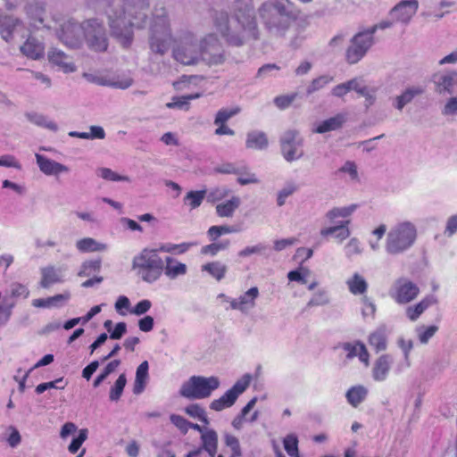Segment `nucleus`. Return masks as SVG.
Wrapping results in <instances>:
<instances>
[{
  "label": "nucleus",
  "instance_id": "obj_34",
  "mask_svg": "<svg viewBox=\"0 0 457 457\" xmlns=\"http://www.w3.org/2000/svg\"><path fill=\"white\" fill-rule=\"evenodd\" d=\"M435 303H436V300L434 296H427L419 303L413 306H409L406 309V315L411 321H415L429 306Z\"/></svg>",
  "mask_w": 457,
  "mask_h": 457
},
{
  "label": "nucleus",
  "instance_id": "obj_36",
  "mask_svg": "<svg viewBox=\"0 0 457 457\" xmlns=\"http://www.w3.org/2000/svg\"><path fill=\"white\" fill-rule=\"evenodd\" d=\"M346 285L353 295H363L368 289V283L359 273H354L347 279Z\"/></svg>",
  "mask_w": 457,
  "mask_h": 457
},
{
  "label": "nucleus",
  "instance_id": "obj_53",
  "mask_svg": "<svg viewBox=\"0 0 457 457\" xmlns=\"http://www.w3.org/2000/svg\"><path fill=\"white\" fill-rule=\"evenodd\" d=\"M5 441L12 448H16L21 443V436L16 427L10 425L6 428Z\"/></svg>",
  "mask_w": 457,
  "mask_h": 457
},
{
  "label": "nucleus",
  "instance_id": "obj_28",
  "mask_svg": "<svg viewBox=\"0 0 457 457\" xmlns=\"http://www.w3.org/2000/svg\"><path fill=\"white\" fill-rule=\"evenodd\" d=\"M41 280L39 282L40 287L43 288H48L50 286L55 283L62 282L61 270L56 269L54 266H46L41 268Z\"/></svg>",
  "mask_w": 457,
  "mask_h": 457
},
{
  "label": "nucleus",
  "instance_id": "obj_11",
  "mask_svg": "<svg viewBox=\"0 0 457 457\" xmlns=\"http://www.w3.org/2000/svg\"><path fill=\"white\" fill-rule=\"evenodd\" d=\"M201 62L206 64L219 65L224 62V50L214 35H208L200 41Z\"/></svg>",
  "mask_w": 457,
  "mask_h": 457
},
{
  "label": "nucleus",
  "instance_id": "obj_5",
  "mask_svg": "<svg viewBox=\"0 0 457 457\" xmlns=\"http://www.w3.org/2000/svg\"><path fill=\"white\" fill-rule=\"evenodd\" d=\"M418 238L417 226L410 220H402L392 226L386 233L385 251L388 255L397 256L409 251Z\"/></svg>",
  "mask_w": 457,
  "mask_h": 457
},
{
  "label": "nucleus",
  "instance_id": "obj_41",
  "mask_svg": "<svg viewBox=\"0 0 457 457\" xmlns=\"http://www.w3.org/2000/svg\"><path fill=\"white\" fill-rule=\"evenodd\" d=\"M356 204H351L345 207H334L326 213V218L329 222L334 223L337 218H347L356 210Z\"/></svg>",
  "mask_w": 457,
  "mask_h": 457
},
{
  "label": "nucleus",
  "instance_id": "obj_10",
  "mask_svg": "<svg viewBox=\"0 0 457 457\" xmlns=\"http://www.w3.org/2000/svg\"><path fill=\"white\" fill-rule=\"evenodd\" d=\"M281 154L286 161L291 162L303 156V138L299 132L295 129H289L283 133L280 137Z\"/></svg>",
  "mask_w": 457,
  "mask_h": 457
},
{
  "label": "nucleus",
  "instance_id": "obj_6",
  "mask_svg": "<svg viewBox=\"0 0 457 457\" xmlns=\"http://www.w3.org/2000/svg\"><path fill=\"white\" fill-rule=\"evenodd\" d=\"M159 248H144L133 258L132 268L137 270V274L147 283H154L162 274L164 262L159 256Z\"/></svg>",
  "mask_w": 457,
  "mask_h": 457
},
{
  "label": "nucleus",
  "instance_id": "obj_55",
  "mask_svg": "<svg viewBox=\"0 0 457 457\" xmlns=\"http://www.w3.org/2000/svg\"><path fill=\"white\" fill-rule=\"evenodd\" d=\"M332 80H333V78L328 75L320 76L319 78H316L312 81L310 86L307 87L306 92L308 95H312V93L324 87L327 84H328Z\"/></svg>",
  "mask_w": 457,
  "mask_h": 457
},
{
  "label": "nucleus",
  "instance_id": "obj_32",
  "mask_svg": "<svg viewBox=\"0 0 457 457\" xmlns=\"http://www.w3.org/2000/svg\"><path fill=\"white\" fill-rule=\"evenodd\" d=\"M240 204V198L237 195H233L229 200L216 205V213L221 218H231Z\"/></svg>",
  "mask_w": 457,
  "mask_h": 457
},
{
  "label": "nucleus",
  "instance_id": "obj_59",
  "mask_svg": "<svg viewBox=\"0 0 457 457\" xmlns=\"http://www.w3.org/2000/svg\"><path fill=\"white\" fill-rule=\"evenodd\" d=\"M361 315L364 319L366 318H374L376 313V305L375 303L370 300L367 296H363L361 298Z\"/></svg>",
  "mask_w": 457,
  "mask_h": 457
},
{
  "label": "nucleus",
  "instance_id": "obj_44",
  "mask_svg": "<svg viewBox=\"0 0 457 457\" xmlns=\"http://www.w3.org/2000/svg\"><path fill=\"white\" fill-rule=\"evenodd\" d=\"M126 384H127V378H126V375L124 373H122L119 376V378L115 381L114 385L110 389L109 399L112 402H117L120 400Z\"/></svg>",
  "mask_w": 457,
  "mask_h": 457
},
{
  "label": "nucleus",
  "instance_id": "obj_9",
  "mask_svg": "<svg viewBox=\"0 0 457 457\" xmlns=\"http://www.w3.org/2000/svg\"><path fill=\"white\" fill-rule=\"evenodd\" d=\"M29 295V290L27 286L19 282H13L10 285V289L4 297L3 304H0V328L9 321L12 313V309L16 305L15 299L20 297L27 299ZM1 298L2 292H0V299Z\"/></svg>",
  "mask_w": 457,
  "mask_h": 457
},
{
  "label": "nucleus",
  "instance_id": "obj_13",
  "mask_svg": "<svg viewBox=\"0 0 457 457\" xmlns=\"http://www.w3.org/2000/svg\"><path fill=\"white\" fill-rule=\"evenodd\" d=\"M420 293L418 286L406 278L398 279L395 285L391 296L400 304H405L414 300Z\"/></svg>",
  "mask_w": 457,
  "mask_h": 457
},
{
  "label": "nucleus",
  "instance_id": "obj_61",
  "mask_svg": "<svg viewBox=\"0 0 457 457\" xmlns=\"http://www.w3.org/2000/svg\"><path fill=\"white\" fill-rule=\"evenodd\" d=\"M171 423L177 427L183 434L187 433L190 428V422L184 417L178 414H171L170 417Z\"/></svg>",
  "mask_w": 457,
  "mask_h": 457
},
{
  "label": "nucleus",
  "instance_id": "obj_30",
  "mask_svg": "<svg viewBox=\"0 0 457 457\" xmlns=\"http://www.w3.org/2000/svg\"><path fill=\"white\" fill-rule=\"evenodd\" d=\"M202 450L206 451L211 457H214L218 448V434L213 429H205L201 435Z\"/></svg>",
  "mask_w": 457,
  "mask_h": 457
},
{
  "label": "nucleus",
  "instance_id": "obj_4",
  "mask_svg": "<svg viewBox=\"0 0 457 457\" xmlns=\"http://www.w3.org/2000/svg\"><path fill=\"white\" fill-rule=\"evenodd\" d=\"M59 39L71 48H80L85 43L93 52L103 53L108 49V32L103 21L93 17L79 23L72 20L64 21L57 31Z\"/></svg>",
  "mask_w": 457,
  "mask_h": 457
},
{
  "label": "nucleus",
  "instance_id": "obj_26",
  "mask_svg": "<svg viewBox=\"0 0 457 457\" xmlns=\"http://www.w3.org/2000/svg\"><path fill=\"white\" fill-rule=\"evenodd\" d=\"M269 145L267 135L263 131L253 130L247 133L245 147L253 150H264Z\"/></svg>",
  "mask_w": 457,
  "mask_h": 457
},
{
  "label": "nucleus",
  "instance_id": "obj_40",
  "mask_svg": "<svg viewBox=\"0 0 457 457\" xmlns=\"http://www.w3.org/2000/svg\"><path fill=\"white\" fill-rule=\"evenodd\" d=\"M201 96V94H190L182 96H175L172 98L171 102L167 103L166 106L170 109H184L188 110L190 105V101L194 99H197Z\"/></svg>",
  "mask_w": 457,
  "mask_h": 457
},
{
  "label": "nucleus",
  "instance_id": "obj_45",
  "mask_svg": "<svg viewBox=\"0 0 457 457\" xmlns=\"http://www.w3.org/2000/svg\"><path fill=\"white\" fill-rule=\"evenodd\" d=\"M205 196L206 190L189 191L184 198V203L188 204L191 209H195L202 204Z\"/></svg>",
  "mask_w": 457,
  "mask_h": 457
},
{
  "label": "nucleus",
  "instance_id": "obj_25",
  "mask_svg": "<svg viewBox=\"0 0 457 457\" xmlns=\"http://www.w3.org/2000/svg\"><path fill=\"white\" fill-rule=\"evenodd\" d=\"M45 47L41 42L33 37H29L21 46V52L27 57L37 60L44 55Z\"/></svg>",
  "mask_w": 457,
  "mask_h": 457
},
{
  "label": "nucleus",
  "instance_id": "obj_63",
  "mask_svg": "<svg viewBox=\"0 0 457 457\" xmlns=\"http://www.w3.org/2000/svg\"><path fill=\"white\" fill-rule=\"evenodd\" d=\"M338 171L349 174L351 180L353 181H359L357 166L354 162H345V164L338 170Z\"/></svg>",
  "mask_w": 457,
  "mask_h": 457
},
{
  "label": "nucleus",
  "instance_id": "obj_64",
  "mask_svg": "<svg viewBox=\"0 0 457 457\" xmlns=\"http://www.w3.org/2000/svg\"><path fill=\"white\" fill-rule=\"evenodd\" d=\"M442 113L445 116L457 115V96L450 97L445 104Z\"/></svg>",
  "mask_w": 457,
  "mask_h": 457
},
{
  "label": "nucleus",
  "instance_id": "obj_52",
  "mask_svg": "<svg viewBox=\"0 0 457 457\" xmlns=\"http://www.w3.org/2000/svg\"><path fill=\"white\" fill-rule=\"evenodd\" d=\"M97 176L101 177L103 179L110 180V181H129V178L127 176H121L118 173L114 172L109 168H99L96 170Z\"/></svg>",
  "mask_w": 457,
  "mask_h": 457
},
{
  "label": "nucleus",
  "instance_id": "obj_60",
  "mask_svg": "<svg viewBox=\"0 0 457 457\" xmlns=\"http://www.w3.org/2000/svg\"><path fill=\"white\" fill-rule=\"evenodd\" d=\"M239 112L238 108L228 110L221 109L220 110L215 117L214 124L219 125L220 123H226L230 118L237 114Z\"/></svg>",
  "mask_w": 457,
  "mask_h": 457
},
{
  "label": "nucleus",
  "instance_id": "obj_48",
  "mask_svg": "<svg viewBox=\"0 0 457 457\" xmlns=\"http://www.w3.org/2000/svg\"><path fill=\"white\" fill-rule=\"evenodd\" d=\"M120 360H113L110 361L103 370V371L96 378L93 382L94 387H97L101 385L103 381L106 379V378L112 372L116 370V369L120 366Z\"/></svg>",
  "mask_w": 457,
  "mask_h": 457
},
{
  "label": "nucleus",
  "instance_id": "obj_24",
  "mask_svg": "<svg viewBox=\"0 0 457 457\" xmlns=\"http://www.w3.org/2000/svg\"><path fill=\"white\" fill-rule=\"evenodd\" d=\"M369 344L376 353L385 351L387 347V331L385 325H380L377 329L371 332L368 338Z\"/></svg>",
  "mask_w": 457,
  "mask_h": 457
},
{
  "label": "nucleus",
  "instance_id": "obj_1",
  "mask_svg": "<svg viewBox=\"0 0 457 457\" xmlns=\"http://www.w3.org/2000/svg\"><path fill=\"white\" fill-rule=\"evenodd\" d=\"M256 13L267 36L281 41L287 38L300 11L291 0H264L256 11L253 0H235L231 7V19L228 12H217L214 24L228 45L241 46L260 39Z\"/></svg>",
  "mask_w": 457,
  "mask_h": 457
},
{
  "label": "nucleus",
  "instance_id": "obj_47",
  "mask_svg": "<svg viewBox=\"0 0 457 457\" xmlns=\"http://www.w3.org/2000/svg\"><path fill=\"white\" fill-rule=\"evenodd\" d=\"M101 269V260H91V261H86L82 263L80 270L79 271L78 275L79 277H89L94 272L99 271Z\"/></svg>",
  "mask_w": 457,
  "mask_h": 457
},
{
  "label": "nucleus",
  "instance_id": "obj_62",
  "mask_svg": "<svg viewBox=\"0 0 457 457\" xmlns=\"http://www.w3.org/2000/svg\"><path fill=\"white\" fill-rule=\"evenodd\" d=\"M87 438V429H86V428L80 429L79 436L76 438H74L71 441V445H69V448H68L69 451L71 453H77L78 450L80 448V446L86 441Z\"/></svg>",
  "mask_w": 457,
  "mask_h": 457
},
{
  "label": "nucleus",
  "instance_id": "obj_42",
  "mask_svg": "<svg viewBox=\"0 0 457 457\" xmlns=\"http://www.w3.org/2000/svg\"><path fill=\"white\" fill-rule=\"evenodd\" d=\"M26 117L30 122L37 126L46 128L52 131H57L58 129L57 124L52 120H47L46 117L43 114L29 112L26 113Z\"/></svg>",
  "mask_w": 457,
  "mask_h": 457
},
{
  "label": "nucleus",
  "instance_id": "obj_33",
  "mask_svg": "<svg viewBox=\"0 0 457 457\" xmlns=\"http://www.w3.org/2000/svg\"><path fill=\"white\" fill-rule=\"evenodd\" d=\"M424 89L421 87H411L406 88L400 96L395 97L394 106L402 111L403 107L411 103L417 96L423 94Z\"/></svg>",
  "mask_w": 457,
  "mask_h": 457
},
{
  "label": "nucleus",
  "instance_id": "obj_56",
  "mask_svg": "<svg viewBox=\"0 0 457 457\" xmlns=\"http://www.w3.org/2000/svg\"><path fill=\"white\" fill-rule=\"evenodd\" d=\"M192 245H193L192 243H182V244H179V245L162 244L158 248H159L160 252H162V253H184Z\"/></svg>",
  "mask_w": 457,
  "mask_h": 457
},
{
  "label": "nucleus",
  "instance_id": "obj_54",
  "mask_svg": "<svg viewBox=\"0 0 457 457\" xmlns=\"http://www.w3.org/2000/svg\"><path fill=\"white\" fill-rule=\"evenodd\" d=\"M284 448L289 456L297 455L298 451V438L295 434L287 435L284 440Z\"/></svg>",
  "mask_w": 457,
  "mask_h": 457
},
{
  "label": "nucleus",
  "instance_id": "obj_31",
  "mask_svg": "<svg viewBox=\"0 0 457 457\" xmlns=\"http://www.w3.org/2000/svg\"><path fill=\"white\" fill-rule=\"evenodd\" d=\"M148 369H149V365H148L147 361H144L137 368L136 378H135V382H134V386H133V393L135 395H139L145 390V385H146V382H147V379L149 377Z\"/></svg>",
  "mask_w": 457,
  "mask_h": 457
},
{
  "label": "nucleus",
  "instance_id": "obj_35",
  "mask_svg": "<svg viewBox=\"0 0 457 457\" xmlns=\"http://www.w3.org/2000/svg\"><path fill=\"white\" fill-rule=\"evenodd\" d=\"M368 395V389L363 386H355L349 388L346 392L345 397L347 402L353 406L357 407L361 403Z\"/></svg>",
  "mask_w": 457,
  "mask_h": 457
},
{
  "label": "nucleus",
  "instance_id": "obj_19",
  "mask_svg": "<svg viewBox=\"0 0 457 457\" xmlns=\"http://www.w3.org/2000/svg\"><path fill=\"white\" fill-rule=\"evenodd\" d=\"M435 84L438 93L453 94L457 88V71H450L437 76Z\"/></svg>",
  "mask_w": 457,
  "mask_h": 457
},
{
  "label": "nucleus",
  "instance_id": "obj_21",
  "mask_svg": "<svg viewBox=\"0 0 457 457\" xmlns=\"http://www.w3.org/2000/svg\"><path fill=\"white\" fill-rule=\"evenodd\" d=\"M346 120L347 115L345 113H337V115L320 122L313 131L315 133L323 134L339 129L345 123Z\"/></svg>",
  "mask_w": 457,
  "mask_h": 457
},
{
  "label": "nucleus",
  "instance_id": "obj_3",
  "mask_svg": "<svg viewBox=\"0 0 457 457\" xmlns=\"http://www.w3.org/2000/svg\"><path fill=\"white\" fill-rule=\"evenodd\" d=\"M95 8L103 10L108 19L112 35L123 46H129L133 27L141 29L146 24L149 0H123V7L114 5L113 0H92Z\"/></svg>",
  "mask_w": 457,
  "mask_h": 457
},
{
  "label": "nucleus",
  "instance_id": "obj_50",
  "mask_svg": "<svg viewBox=\"0 0 457 457\" xmlns=\"http://www.w3.org/2000/svg\"><path fill=\"white\" fill-rule=\"evenodd\" d=\"M230 189L226 187H215L209 192L206 191V199L210 203L220 201L230 195Z\"/></svg>",
  "mask_w": 457,
  "mask_h": 457
},
{
  "label": "nucleus",
  "instance_id": "obj_38",
  "mask_svg": "<svg viewBox=\"0 0 457 457\" xmlns=\"http://www.w3.org/2000/svg\"><path fill=\"white\" fill-rule=\"evenodd\" d=\"M26 13L32 21V25L38 28V24H43L45 10L38 3L29 4L26 6Z\"/></svg>",
  "mask_w": 457,
  "mask_h": 457
},
{
  "label": "nucleus",
  "instance_id": "obj_15",
  "mask_svg": "<svg viewBox=\"0 0 457 457\" xmlns=\"http://www.w3.org/2000/svg\"><path fill=\"white\" fill-rule=\"evenodd\" d=\"M259 296V289L253 287L238 298L229 301L230 307L233 310H238L242 312H247L255 306V300Z\"/></svg>",
  "mask_w": 457,
  "mask_h": 457
},
{
  "label": "nucleus",
  "instance_id": "obj_7",
  "mask_svg": "<svg viewBox=\"0 0 457 457\" xmlns=\"http://www.w3.org/2000/svg\"><path fill=\"white\" fill-rule=\"evenodd\" d=\"M219 386L220 379L217 377L192 376L182 384L179 395L190 400L204 399L210 397Z\"/></svg>",
  "mask_w": 457,
  "mask_h": 457
},
{
  "label": "nucleus",
  "instance_id": "obj_22",
  "mask_svg": "<svg viewBox=\"0 0 457 457\" xmlns=\"http://www.w3.org/2000/svg\"><path fill=\"white\" fill-rule=\"evenodd\" d=\"M48 59L54 65L58 66L63 72H73L76 67L71 59L62 51L54 49L48 54Z\"/></svg>",
  "mask_w": 457,
  "mask_h": 457
},
{
  "label": "nucleus",
  "instance_id": "obj_57",
  "mask_svg": "<svg viewBox=\"0 0 457 457\" xmlns=\"http://www.w3.org/2000/svg\"><path fill=\"white\" fill-rule=\"evenodd\" d=\"M345 252L347 258L351 259L353 255H359L362 253L361 243L356 237L351 238L345 245Z\"/></svg>",
  "mask_w": 457,
  "mask_h": 457
},
{
  "label": "nucleus",
  "instance_id": "obj_39",
  "mask_svg": "<svg viewBox=\"0 0 457 457\" xmlns=\"http://www.w3.org/2000/svg\"><path fill=\"white\" fill-rule=\"evenodd\" d=\"M202 270L208 272L212 277L220 281L225 277L228 267L220 262H212L203 265Z\"/></svg>",
  "mask_w": 457,
  "mask_h": 457
},
{
  "label": "nucleus",
  "instance_id": "obj_49",
  "mask_svg": "<svg viewBox=\"0 0 457 457\" xmlns=\"http://www.w3.org/2000/svg\"><path fill=\"white\" fill-rule=\"evenodd\" d=\"M438 327L436 325L429 327L420 326L416 328V333L418 335L419 340L423 345L427 344L429 339L435 336Z\"/></svg>",
  "mask_w": 457,
  "mask_h": 457
},
{
  "label": "nucleus",
  "instance_id": "obj_16",
  "mask_svg": "<svg viewBox=\"0 0 457 457\" xmlns=\"http://www.w3.org/2000/svg\"><path fill=\"white\" fill-rule=\"evenodd\" d=\"M394 359L390 354H382L374 362L372 378L375 381H384L391 370Z\"/></svg>",
  "mask_w": 457,
  "mask_h": 457
},
{
  "label": "nucleus",
  "instance_id": "obj_51",
  "mask_svg": "<svg viewBox=\"0 0 457 457\" xmlns=\"http://www.w3.org/2000/svg\"><path fill=\"white\" fill-rule=\"evenodd\" d=\"M237 229L231 226H212L207 231L211 241H216L221 235L236 232Z\"/></svg>",
  "mask_w": 457,
  "mask_h": 457
},
{
  "label": "nucleus",
  "instance_id": "obj_14",
  "mask_svg": "<svg viewBox=\"0 0 457 457\" xmlns=\"http://www.w3.org/2000/svg\"><path fill=\"white\" fill-rule=\"evenodd\" d=\"M419 8L417 0H403L390 12L394 21L408 23Z\"/></svg>",
  "mask_w": 457,
  "mask_h": 457
},
{
  "label": "nucleus",
  "instance_id": "obj_8",
  "mask_svg": "<svg viewBox=\"0 0 457 457\" xmlns=\"http://www.w3.org/2000/svg\"><path fill=\"white\" fill-rule=\"evenodd\" d=\"M376 32V27H370L368 29L357 33L351 41V46L346 51V60L349 63L358 62L374 44L373 35Z\"/></svg>",
  "mask_w": 457,
  "mask_h": 457
},
{
  "label": "nucleus",
  "instance_id": "obj_2",
  "mask_svg": "<svg viewBox=\"0 0 457 457\" xmlns=\"http://www.w3.org/2000/svg\"><path fill=\"white\" fill-rule=\"evenodd\" d=\"M149 47L154 54L163 55L173 41L168 11L155 6L149 28ZM172 49L173 58L183 65H196L201 62L200 41L190 31L182 33Z\"/></svg>",
  "mask_w": 457,
  "mask_h": 457
},
{
  "label": "nucleus",
  "instance_id": "obj_23",
  "mask_svg": "<svg viewBox=\"0 0 457 457\" xmlns=\"http://www.w3.org/2000/svg\"><path fill=\"white\" fill-rule=\"evenodd\" d=\"M164 262L163 271L170 279H175L179 276H184L187 272V267L185 263L167 256Z\"/></svg>",
  "mask_w": 457,
  "mask_h": 457
},
{
  "label": "nucleus",
  "instance_id": "obj_20",
  "mask_svg": "<svg viewBox=\"0 0 457 457\" xmlns=\"http://www.w3.org/2000/svg\"><path fill=\"white\" fill-rule=\"evenodd\" d=\"M350 220H341L334 226L321 228L320 234L323 237L334 235L335 238L341 243L351 235V231L348 228Z\"/></svg>",
  "mask_w": 457,
  "mask_h": 457
},
{
  "label": "nucleus",
  "instance_id": "obj_18",
  "mask_svg": "<svg viewBox=\"0 0 457 457\" xmlns=\"http://www.w3.org/2000/svg\"><path fill=\"white\" fill-rule=\"evenodd\" d=\"M342 348L346 352V358L353 359L358 357L359 360L368 367L370 365V353L363 343L356 341L355 343H345Z\"/></svg>",
  "mask_w": 457,
  "mask_h": 457
},
{
  "label": "nucleus",
  "instance_id": "obj_43",
  "mask_svg": "<svg viewBox=\"0 0 457 457\" xmlns=\"http://www.w3.org/2000/svg\"><path fill=\"white\" fill-rule=\"evenodd\" d=\"M239 172H236L237 177V182L240 185L257 184L259 179L256 175L250 171L249 168L245 165H238Z\"/></svg>",
  "mask_w": 457,
  "mask_h": 457
},
{
  "label": "nucleus",
  "instance_id": "obj_17",
  "mask_svg": "<svg viewBox=\"0 0 457 457\" xmlns=\"http://www.w3.org/2000/svg\"><path fill=\"white\" fill-rule=\"evenodd\" d=\"M37 163L39 170L47 176L58 175L62 172H68L70 170L67 166L49 159L39 154H36Z\"/></svg>",
  "mask_w": 457,
  "mask_h": 457
},
{
  "label": "nucleus",
  "instance_id": "obj_12",
  "mask_svg": "<svg viewBox=\"0 0 457 457\" xmlns=\"http://www.w3.org/2000/svg\"><path fill=\"white\" fill-rule=\"evenodd\" d=\"M251 379L252 377L250 374H245L223 395L219 399L213 400L210 403V409L220 411L226 408L231 407L236 403L237 397L249 386Z\"/></svg>",
  "mask_w": 457,
  "mask_h": 457
},
{
  "label": "nucleus",
  "instance_id": "obj_29",
  "mask_svg": "<svg viewBox=\"0 0 457 457\" xmlns=\"http://www.w3.org/2000/svg\"><path fill=\"white\" fill-rule=\"evenodd\" d=\"M71 297L69 292L55 295L47 298H37L32 301V305L37 308H51L62 305Z\"/></svg>",
  "mask_w": 457,
  "mask_h": 457
},
{
  "label": "nucleus",
  "instance_id": "obj_37",
  "mask_svg": "<svg viewBox=\"0 0 457 457\" xmlns=\"http://www.w3.org/2000/svg\"><path fill=\"white\" fill-rule=\"evenodd\" d=\"M76 247L79 252L89 253V252H100L106 249L105 245L98 243L96 240L91 237H85L78 240Z\"/></svg>",
  "mask_w": 457,
  "mask_h": 457
},
{
  "label": "nucleus",
  "instance_id": "obj_46",
  "mask_svg": "<svg viewBox=\"0 0 457 457\" xmlns=\"http://www.w3.org/2000/svg\"><path fill=\"white\" fill-rule=\"evenodd\" d=\"M185 412L192 418H197L205 425L209 424L205 410L198 403L189 404L185 408Z\"/></svg>",
  "mask_w": 457,
  "mask_h": 457
},
{
  "label": "nucleus",
  "instance_id": "obj_27",
  "mask_svg": "<svg viewBox=\"0 0 457 457\" xmlns=\"http://www.w3.org/2000/svg\"><path fill=\"white\" fill-rule=\"evenodd\" d=\"M21 24V21L12 15L0 13V35L8 41L12 38V33L17 26Z\"/></svg>",
  "mask_w": 457,
  "mask_h": 457
},
{
  "label": "nucleus",
  "instance_id": "obj_58",
  "mask_svg": "<svg viewBox=\"0 0 457 457\" xmlns=\"http://www.w3.org/2000/svg\"><path fill=\"white\" fill-rule=\"evenodd\" d=\"M229 245V240H225L219 243H212L208 245H205L202 248L201 252L204 254H211L212 256L216 255L220 251L225 250Z\"/></svg>",
  "mask_w": 457,
  "mask_h": 457
}]
</instances>
